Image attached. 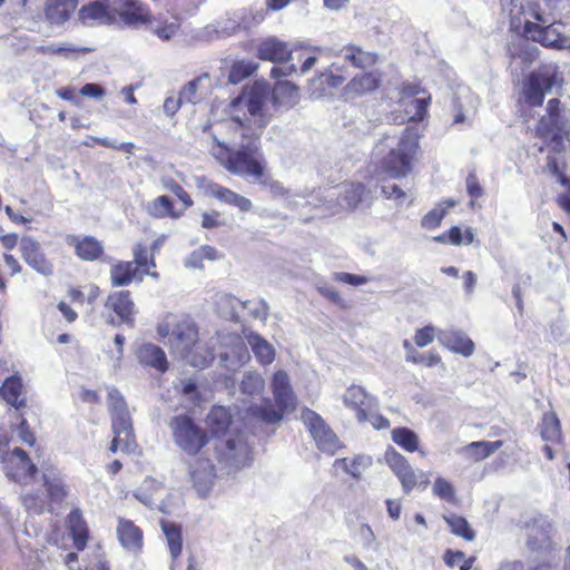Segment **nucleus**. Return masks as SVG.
Returning a JSON list of instances; mask_svg holds the SVG:
<instances>
[{"label":"nucleus","instance_id":"f257e3e1","mask_svg":"<svg viewBox=\"0 0 570 570\" xmlns=\"http://www.w3.org/2000/svg\"><path fill=\"white\" fill-rule=\"evenodd\" d=\"M264 105V96L256 91L239 95L232 101L229 130L240 137L239 148L215 139L213 157L230 174L252 177L274 196H285L287 190L282 183L268 174L261 148V137L271 120Z\"/></svg>","mask_w":570,"mask_h":570},{"label":"nucleus","instance_id":"f03ea898","mask_svg":"<svg viewBox=\"0 0 570 570\" xmlns=\"http://www.w3.org/2000/svg\"><path fill=\"white\" fill-rule=\"evenodd\" d=\"M157 334L161 338H168L171 354L193 367L206 368L215 358L214 348L200 340L199 327L190 316L159 323Z\"/></svg>","mask_w":570,"mask_h":570},{"label":"nucleus","instance_id":"7ed1b4c3","mask_svg":"<svg viewBox=\"0 0 570 570\" xmlns=\"http://www.w3.org/2000/svg\"><path fill=\"white\" fill-rule=\"evenodd\" d=\"M166 240L165 235L157 237L150 246L142 242L136 243L132 248V261H117L111 264L109 279L112 287H127L132 283H142L145 276L159 278L156 255Z\"/></svg>","mask_w":570,"mask_h":570},{"label":"nucleus","instance_id":"20e7f679","mask_svg":"<svg viewBox=\"0 0 570 570\" xmlns=\"http://www.w3.org/2000/svg\"><path fill=\"white\" fill-rule=\"evenodd\" d=\"M563 85L562 73L557 67L541 66L522 77L517 92V107L520 111L542 107L544 98L553 88Z\"/></svg>","mask_w":570,"mask_h":570},{"label":"nucleus","instance_id":"39448f33","mask_svg":"<svg viewBox=\"0 0 570 570\" xmlns=\"http://www.w3.org/2000/svg\"><path fill=\"white\" fill-rule=\"evenodd\" d=\"M271 390L274 402L265 397L259 405H252L249 413L252 416L269 424L278 423L288 412L296 410L297 401L289 383V377L285 371L274 373L271 382Z\"/></svg>","mask_w":570,"mask_h":570},{"label":"nucleus","instance_id":"423d86ee","mask_svg":"<svg viewBox=\"0 0 570 570\" xmlns=\"http://www.w3.org/2000/svg\"><path fill=\"white\" fill-rule=\"evenodd\" d=\"M108 409L111 415V430L114 433L109 444V452L112 454L119 450L124 453L135 452L137 442L132 420L124 396L115 387L108 392Z\"/></svg>","mask_w":570,"mask_h":570},{"label":"nucleus","instance_id":"0eeeda50","mask_svg":"<svg viewBox=\"0 0 570 570\" xmlns=\"http://www.w3.org/2000/svg\"><path fill=\"white\" fill-rule=\"evenodd\" d=\"M174 443L186 454L197 455L209 443V433L187 414L174 415L169 421Z\"/></svg>","mask_w":570,"mask_h":570},{"label":"nucleus","instance_id":"6e6552de","mask_svg":"<svg viewBox=\"0 0 570 570\" xmlns=\"http://www.w3.org/2000/svg\"><path fill=\"white\" fill-rule=\"evenodd\" d=\"M419 149L417 137L410 130L402 135L396 148L382 160V169L392 178H402L412 171V161Z\"/></svg>","mask_w":570,"mask_h":570},{"label":"nucleus","instance_id":"1a4fd4ad","mask_svg":"<svg viewBox=\"0 0 570 570\" xmlns=\"http://www.w3.org/2000/svg\"><path fill=\"white\" fill-rule=\"evenodd\" d=\"M111 291L104 301V317L109 325L135 327L137 307L129 289Z\"/></svg>","mask_w":570,"mask_h":570},{"label":"nucleus","instance_id":"9d476101","mask_svg":"<svg viewBox=\"0 0 570 570\" xmlns=\"http://www.w3.org/2000/svg\"><path fill=\"white\" fill-rule=\"evenodd\" d=\"M511 28L521 37L539 42L541 46L553 49H566L570 46L569 38L562 35L554 23L541 26L530 20H523L513 16Z\"/></svg>","mask_w":570,"mask_h":570},{"label":"nucleus","instance_id":"9b49d317","mask_svg":"<svg viewBox=\"0 0 570 570\" xmlns=\"http://www.w3.org/2000/svg\"><path fill=\"white\" fill-rule=\"evenodd\" d=\"M384 460L390 470L394 473L401 483L405 494L414 489H426L430 484V478L426 472L415 470L409 460L393 448L385 451Z\"/></svg>","mask_w":570,"mask_h":570},{"label":"nucleus","instance_id":"f8f14e48","mask_svg":"<svg viewBox=\"0 0 570 570\" xmlns=\"http://www.w3.org/2000/svg\"><path fill=\"white\" fill-rule=\"evenodd\" d=\"M535 136L541 140L550 138H569L568 120L563 116V106L559 98H551L546 106V114L541 116L534 128Z\"/></svg>","mask_w":570,"mask_h":570},{"label":"nucleus","instance_id":"ddd939ff","mask_svg":"<svg viewBox=\"0 0 570 570\" xmlns=\"http://www.w3.org/2000/svg\"><path fill=\"white\" fill-rule=\"evenodd\" d=\"M303 419L318 450L333 455L343 448L337 435L318 413L307 409L303 412Z\"/></svg>","mask_w":570,"mask_h":570},{"label":"nucleus","instance_id":"4468645a","mask_svg":"<svg viewBox=\"0 0 570 570\" xmlns=\"http://www.w3.org/2000/svg\"><path fill=\"white\" fill-rule=\"evenodd\" d=\"M3 462L8 478L22 485L31 483L36 466L23 449L19 446L13 448L4 456Z\"/></svg>","mask_w":570,"mask_h":570},{"label":"nucleus","instance_id":"2eb2a0df","mask_svg":"<svg viewBox=\"0 0 570 570\" xmlns=\"http://www.w3.org/2000/svg\"><path fill=\"white\" fill-rule=\"evenodd\" d=\"M566 140L569 138H561L560 141L554 138L543 140L549 147L547 167L560 184L568 183L567 175L570 169V145L567 146Z\"/></svg>","mask_w":570,"mask_h":570},{"label":"nucleus","instance_id":"dca6fc26","mask_svg":"<svg viewBox=\"0 0 570 570\" xmlns=\"http://www.w3.org/2000/svg\"><path fill=\"white\" fill-rule=\"evenodd\" d=\"M79 20L86 26L112 24L117 21V10L109 0H96L83 4L78 11Z\"/></svg>","mask_w":570,"mask_h":570},{"label":"nucleus","instance_id":"f3484780","mask_svg":"<svg viewBox=\"0 0 570 570\" xmlns=\"http://www.w3.org/2000/svg\"><path fill=\"white\" fill-rule=\"evenodd\" d=\"M219 460H224L237 469L244 468L250 463L252 449L243 434L237 433L235 436L226 440L225 449L220 453Z\"/></svg>","mask_w":570,"mask_h":570},{"label":"nucleus","instance_id":"a211bd4d","mask_svg":"<svg viewBox=\"0 0 570 570\" xmlns=\"http://www.w3.org/2000/svg\"><path fill=\"white\" fill-rule=\"evenodd\" d=\"M66 530L77 551H83L90 540V529L82 511L73 508L65 519Z\"/></svg>","mask_w":570,"mask_h":570},{"label":"nucleus","instance_id":"6ab92c4d","mask_svg":"<svg viewBox=\"0 0 570 570\" xmlns=\"http://www.w3.org/2000/svg\"><path fill=\"white\" fill-rule=\"evenodd\" d=\"M120 546L132 554H139L144 548V531L134 521L118 518L116 528Z\"/></svg>","mask_w":570,"mask_h":570},{"label":"nucleus","instance_id":"aec40b11","mask_svg":"<svg viewBox=\"0 0 570 570\" xmlns=\"http://www.w3.org/2000/svg\"><path fill=\"white\" fill-rule=\"evenodd\" d=\"M540 435L547 444L542 448L544 456L551 461L554 459L553 444L562 442L560 421L554 412H546L539 423Z\"/></svg>","mask_w":570,"mask_h":570},{"label":"nucleus","instance_id":"412c9836","mask_svg":"<svg viewBox=\"0 0 570 570\" xmlns=\"http://www.w3.org/2000/svg\"><path fill=\"white\" fill-rule=\"evenodd\" d=\"M256 57L263 61L285 63L291 59L292 50L286 42L276 37H268L257 43Z\"/></svg>","mask_w":570,"mask_h":570},{"label":"nucleus","instance_id":"4be33fe9","mask_svg":"<svg viewBox=\"0 0 570 570\" xmlns=\"http://www.w3.org/2000/svg\"><path fill=\"white\" fill-rule=\"evenodd\" d=\"M205 194L219 200L220 203L234 206L243 213H247L253 208V204L249 198L218 183L209 181L205 186Z\"/></svg>","mask_w":570,"mask_h":570},{"label":"nucleus","instance_id":"5701e85b","mask_svg":"<svg viewBox=\"0 0 570 570\" xmlns=\"http://www.w3.org/2000/svg\"><path fill=\"white\" fill-rule=\"evenodd\" d=\"M233 422V414L228 407L223 405H213L205 419L209 439L226 435L232 428Z\"/></svg>","mask_w":570,"mask_h":570},{"label":"nucleus","instance_id":"b1692460","mask_svg":"<svg viewBox=\"0 0 570 570\" xmlns=\"http://www.w3.org/2000/svg\"><path fill=\"white\" fill-rule=\"evenodd\" d=\"M382 78V72L377 70L357 73L345 86V92L353 96L372 94L381 87Z\"/></svg>","mask_w":570,"mask_h":570},{"label":"nucleus","instance_id":"393cba45","mask_svg":"<svg viewBox=\"0 0 570 570\" xmlns=\"http://www.w3.org/2000/svg\"><path fill=\"white\" fill-rule=\"evenodd\" d=\"M42 487L50 505L60 504L68 497L67 487L60 475V472L55 468L46 469L43 471Z\"/></svg>","mask_w":570,"mask_h":570},{"label":"nucleus","instance_id":"a878e982","mask_svg":"<svg viewBox=\"0 0 570 570\" xmlns=\"http://www.w3.org/2000/svg\"><path fill=\"white\" fill-rule=\"evenodd\" d=\"M69 244L73 247L77 256L82 261L95 262L105 254V246L101 240L94 236H71Z\"/></svg>","mask_w":570,"mask_h":570},{"label":"nucleus","instance_id":"bb28decb","mask_svg":"<svg viewBox=\"0 0 570 570\" xmlns=\"http://www.w3.org/2000/svg\"><path fill=\"white\" fill-rule=\"evenodd\" d=\"M118 18L127 26L147 24L153 20L149 8L138 0H125L122 9L117 11Z\"/></svg>","mask_w":570,"mask_h":570},{"label":"nucleus","instance_id":"cd10ccee","mask_svg":"<svg viewBox=\"0 0 570 570\" xmlns=\"http://www.w3.org/2000/svg\"><path fill=\"white\" fill-rule=\"evenodd\" d=\"M138 362L147 367L155 368L159 373L168 370V361L161 347L153 343H142L136 351Z\"/></svg>","mask_w":570,"mask_h":570},{"label":"nucleus","instance_id":"c85d7f7f","mask_svg":"<svg viewBox=\"0 0 570 570\" xmlns=\"http://www.w3.org/2000/svg\"><path fill=\"white\" fill-rule=\"evenodd\" d=\"M186 210L183 206L179 209L175 208L174 200L167 195L157 196L146 206L147 214L156 219H179Z\"/></svg>","mask_w":570,"mask_h":570},{"label":"nucleus","instance_id":"c756f323","mask_svg":"<svg viewBox=\"0 0 570 570\" xmlns=\"http://www.w3.org/2000/svg\"><path fill=\"white\" fill-rule=\"evenodd\" d=\"M439 341L448 350L465 357L471 356L474 352L473 341L465 333L460 331L450 330L441 332Z\"/></svg>","mask_w":570,"mask_h":570},{"label":"nucleus","instance_id":"7c9ffc66","mask_svg":"<svg viewBox=\"0 0 570 570\" xmlns=\"http://www.w3.org/2000/svg\"><path fill=\"white\" fill-rule=\"evenodd\" d=\"M344 404L356 412V417L360 422H365L367 420L371 399L362 386H350L344 395Z\"/></svg>","mask_w":570,"mask_h":570},{"label":"nucleus","instance_id":"2f4dec72","mask_svg":"<svg viewBox=\"0 0 570 570\" xmlns=\"http://www.w3.org/2000/svg\"><path fill=\"white\" fill-rule=\"evenodd\" d=\"M345 82V76L335 73L333 70H325L316 75L309 82V91L317 97L328 94Z\"/></svg>","mask_w":570,"mask_h":570},{"label":"nucleus","instance_id":"473e14b6","mask_svg":"<svg viewBox=\"0 0 570 570\" xmlns=\"http://www.w3.org/2000/svg\"><path fill=\"white\" fill-rule=\"evenodd\" d=\"M299 88L288 80H277L272 90L274 106L293 107L298 102Z\"/></svg>","mask_w":570,"mask_h":570},{"label":"nucleus","instance_id":"72a5a7b5","mask_svg":"<svg viewBox=\"0 0 570 570\" xmlns=\"http://www.w3.org/2000/svg\"><path fill=\"white\" fill-rule=\"evenodd\" d=\"M78 0H47L45 13L51 23L66 22L76 10Z\"/></svg>","mask_w":570,"mask_h":570},{"label":"nucleus","instance_id":"f704fd0d","mask_svg":"<svg viewBox=\"0 0 570 570\" xmlns=\"http://www.w3.org/2000/svg\"><path fill=\"white\" fill-rule=\"evenodd\" d=\"M344 59L357 69L374 67L379 61L375 52L365 51L361 47L348 43L343 48Z\"/></svg>","mask_w":570,"mask_h":570},{"label":"nucleus","instance_id":"c9c22d12","mask_svg":"<svg viewBox=\"0 0 570 570\" xmlns=\"http://www.w3.org/2000/svg\"><path fill=\"white\" fill-rule=\"evenodd\" d=\"M102 291L96 283H87L82 286H71L68 289V297L72 303L94 305L100 298Z\"/></svg>","mask_w":570,"mask_h":570},{"label":"nucleus","instance_id":"e433bc0d","mask_svg":"<svg viewBox=\"0 0 570 570\" xmlns=\"http://www.w3.org/2000/svg\"><path fill=\"white\" fill-rule=\"evenodd\" d=\"M161 530L165 534L167 547L173 561L175 562L183 552L181 527L174 522L161 521Z\"/></svg>","mask_w":570,"mask_h":570},{"label":"nucleus","instance_id":"4c0bfd02","mask_svg":"<svg viewBox=\"0 0 570 570\" xmlns=\"http://www.w3.org/2000/svg\"><path fill=\"white\" fill-rule=\"evenodd\" d=\"M0 394L8 404L14 406L17 410L24 406L26 399L22 392V383L19 377H8L0 389Z\"/></svg>","mask_w":570,"mask_h":570},{"label":"nucleus","instance_id":"58836bf2","mask_svg":"<svg viewBox=\"0 0 570 570\" xmlns=\"http://www.w3.org/2000/svg\"><path fill=\"white\" fill-rule=\"evenodd\" d=\"M372 464V459L366 455H355L353 458H340L333 463L334 468H341L345 473L350 474L353 479L360 480L362 473Z\"/></svg>","mask_w":570,"mask_h":570},{"label":"nucleus","instance_id":"ea45409f","mask_svg":"<svg viewBox=\"0 0 570 570\" xmlns=\"http://www.w3.org/2000/svg\"><path fill=\"white\" fill-rule=\"evenodd\" d=\"M503 445V441H475L471 442L464 446L463 451L466 453L468 458L473 462H480L495 451H498Z\"/></svg>","mask_w":570,"mask_h":570},{"label":"nucleus","instance_id":"a19ab883","mask_svg":"<svg viewBox=\"0 0 570 570\" xmlns=\"http://www.w3.org/2000/svg\"><path fill=\"white\" fill-rule=\"evenodd\" d=\"M403 347L405 350V360L412 364L422 365L425 367H433L441 363V356L435 351L428 353H419L414 345L409 341H403Z\"/></svg>","mask_w":570,"mask_h":570},{"label":"nucleus","instance_id":"79ce46f5","mask_svg":"<svg viewBox=\"0 0 570 570\" xmlns=\"http://www.w3.org/2000/svg\"><path fill=\"white\" fill-rule=\"evenodd\" d=\"M247 341L255 357L261 364L267 365L274 361L275 351L265 338L256 333H252L247 336Z\"/></svg>","mask_w":570,"mask_h":570},{"label":"nucleus","instance_id":"37998d69","mask_svg":"<svg viewBox=\"0 0 570 570\" xmlns=\"http://www.w3.org/2000/svg\"><path fill=\"white\" fill-rule=\"evenodd\" d=\"M443 520L450 528V532L465 541H473L475 539V531L472 529L469 521L459 514L450 513L443 515Z\"/></svg>","mask_w":570,"mask_h":570},{"label":"nucleus","instance_id":"c03bdc74","mask_svg":"<svg viewBox=\"0 0 570 570\" xmlns=\"http://www.w3.org/2000/svg\"><path fill=\"white\" fill-rule=\"evenodd\" d=\"M391 439L396 445L406 452L413 453L419 450V436L410 428H394L391 431Z\"/></svg>","mask_w":570,"mask_h":570},{"label":"nucleus","instance_id":"a18cd8bd","mask_svg":"<svg viewBox=\"0 0 570 570\" xmlns=\"http://www.w3.org/2000/svg\"><path fill=\"white\" fill-rule=\"evenodd\" d=\"M456 205L454 199H445L439 203L434 208L428 212L421 220V226L425 229H435L441 225L448 210Z\"/></svg>","mask_w":570,"mask_h":570},{"label":"nucleus","instance_id":"49530a36","mask_svg":"<svg viewBox=\"0 0 570 570\" xmlns=\"http://www.w3.org/2000/svg\"><path fill=\"white\" fill-rule=\"evenodd\" d=\"M258 68V65L247 60H236L230 66L228 72V81L230 83H239L250 77Z\"/></svg>","mask_w":570,"mask_h":570},{"label":"nucleus","instance_id":"de8ad7c7","mask_svg":"<svg viewBox=\"0 0 570 570\" xmlns=\"http://www.w3.org/2000/svg\"><path fill=\"white\" fill-rule=\"evenodd\" d=\"M163 188L173 193L180 202L184 209H189L194 206V200L189 193L173 177L167 176L161 178Z\"/></svg>","mask_w":570,"mask_h":570},{"label":"nucleus","instance_id":"09e8293b","mask_svg":"<svg viewBox=\"0 0 570 570\" xmlns=\"http://www.w3.org/2000/svg\"><path fill=\"white\" fill-rule=\"evenodd\" d=\"M432 492L439 499L451 504L459 502L454 485L446 479L438 476L433 483Z\"/></svg>","mask_w":570,"mask_h":570},{"label":"nucleus","instance_id":"8fccbe9b","mask_svg":"<svg viewBox=\"0 0 570 570\" xmlns=\"http://www.w3.org/2000/svg\"><path fill=\"white\" fill-rule=\"evenodd\" d=\"M206 468L205 470L199 473L196 470L190 471V478L193 480L194 487L198 491H208L212 485V478L214 475V465L206 460Z\"/></svg>","mask_w":570,"mask_h":570},{"label":"nucleus","instance_id":"3c124183","mask_svg":"<svg viewBox=\"0 0 570 570\" xmlns=\"http://www.w3.org/2000/svg\"><path fill=\"white\" fill-rule=\"evenodd\" d=\"M365 185L362 183H350L346 185L343 199L352 209L356 208L363 200Z\"/></svg>","mask_w":570,"mask_h":570},{"label":"nucleus","instance_id":"603ef678","mask_svg":"<svg viewBox=\"0 0 570 570\" xmlns=\"http://www.w3.org/2000/svg\"><path fill=\"white\" fill-rule=\"evenodd\" d=\"M468 195L470 196V207L474 208L475 200L483 196L484 191L480 179L474 170L470 171L465 178Z\"/></svg>","mask_w":570,"mask_h":570},{"label":"nucleus","instance_id":"864d4df0","mask_svg":"<svg viewBox=\"0 0 570 570\" xmlns=\"http://www.w3.org/2000/svg\"><path fill=\"white\" fill-rule=\"evenodd\" d=\"M521 12L524 14V20H534L539 24H546L549 20L546 18L544 11L542 10L539 1H529L521 8Z\"/></svg>","mask_w":570,"mask_h":570},{"label":"nucleus","instance_id":"5fc2aeb1","mask_svg":"<svg viewBox=\"0 0 570 570\" xmlns=\"http://www.w3.org/2000/svg\"><path fill=\"white\" fill-rule=\"evenodd\" d=\"M435 338V327L426 325L417 328L414 334V343L417 347H425Z\"/></svg>","mask_w":570,"mask_h":570},{"label":"nucleus","instance_id":"6e6d98bb","mask_svg":"<svg viewBox=\"0 0 570 570\" xmlns=\"http://www.w3.org/2000/svg\"><path fill=\"white\" fill-rule=\"evenodd\" d=\"M91 140L95 145H98V146H101L105 148H109V149L124 151L126 154H132V151L135 149V145L132 142L116 144L115 141H112L108 138H99V137H91Z\"/></svg>","mask_w":570,"mask_h":570},{"label":"nucleus","instance_id":"4d7b16f0","mask_svg":"<svg viewBox=\"0 0 570 570\" xmlns=\"http://www.w3.org/2000/svg\"><path fill=\"white\" fill-rule=\"evenodd\" d=\"M202 227L204 229L218 228L225 225L222 214L218 210L204 212L202 214Z\"/></svg>","mask_w":570,"mask_h":570},{"label":"nucleus","instance_id":"13d9d810","mask_svg":"<svg viewBox=\"0 0 570 570\" xmlns=\"http://www.w3.org/2000/svg\"><path fill=\"white\" fill-rule=\"evenodd\" d=\"M318 291L324 298L336 305L338 308L347 309L350 307L337 289L325 286L321 287Z\"/></svg>","mask_w":570,"mask_h":570},{"label":"nucleus","instance_id":"bf43d9fd","mask_svg":"<svg viewBox=\"0 0 570 570\" xmlns=\"http://www.w3.org/2000/svg\"><path fill=\"white\" fill-rule=\"evenodd\" d=\"M200 78L188 81L179 91V98L183 102H196V96L199 87Z\"/></svg>","mask_w":570,"mask_h":570},{"label":"nucleus","instance_id":"052dcab7","mask_svg":"<svg viewBox=\"0 0 570 570\" xmlns=\"http://www.w3.org/2000/svg\"><path fill=\"white\" fill-rule=\"evenodd\" d=\"M431 102V96L424 98H415L412 101L414 107V114L411 116V120L413 121H422L428 115V108Z\"/></svg>","mask_w":570,"mask_h":570},{"label":"nucleus","instance_id":"680f3d73","mask_svg":"<svg viewBox=\"0 0 570 570\" xmlns=\"http://www.w3.org/2000/svg\"><path fill=\"white\" fill-rule=\"evenodd\" d=\"M179 27H180V24L177 20L174 22L164 21V22H160L156 27L154 32L161 40H169L171 37H174L177 33V31L179 30Z\"/></svg>","mask_w":570,"mask_h":570},{"label":"nucleus","instance_id":"e2e57ef3","mask_svg":"<svg viewBox=\"0 0 570 570\" xmlns=\"http://www.w3.org/2000/svg\"><path fill=\"white\" fill-rule=\"evenodd\" d=\"M333 279L352 286H361L367 283V277L346 272L335 273Z\"/></svg>","mask_w":570,"mask_h":570},{"label":"nucleus","instance_id":"0e129e2a","mask_svg":"<svg viewBox=\"0 0 570 570\" xmlns=\"http://www.w3.org/2000/svg\"><path fill=\"white\" fill-rule=\"evenodd\" d=\"M440 242H449L452 245H460L462 243V232L458 226L451 227L446 233L436 237Z\"/></svg>","mask_w":570,"mask_h":570},{"label":"nucleus","instance_id":"69168bd1","mask_svg":"<svg viewBox=\"0 0 570 570\" xmlns=\"http://www.w3.org/2000/svg\"><path fill=\"white\" fill-rule=\"evenodd\" d=\"M17 438L22 442L30 446L35 444V436L31 431L27 428L26 420H22L17 429Z\"/></svg>","mask_w":570,"mask_h":570},{"label":"nucleus","instance_id":"338daca9","mask_svg":"<svg viewBox=\"0 0 570 570\" xmlns=\"http://www.w3.org/2000/svg\"><path fill=\"white\" fill-rule=\"evenodd\" d=\"M464 557L463 551L448 549L443 554V561L448 567L453 568L458 562L463 561Z\"/></svg>","mask_w":570,"mask_h":570},{"label":"nucleus","instance_id":"774afa93","mask_svg":"<svg viewBox=\"0 0 570 570\" xmlns=\"http://www.w3.org/2000/svg\"><path fill=\"white\" fill-rule=\"evenodd\" d=\"M85 97L101 98L105 95V90L97 83H86L79 91Z\"/></svg>","mask_w":570,"mask_h":570}]
</instances>
